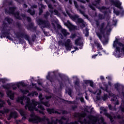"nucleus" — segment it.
Masks as SVG:
<instances>
[{
	"mask_svg": "<svg viewBox=\"0 0 124 124\" xmlns=\"http://www.w3.org/2000/svg\"><path fill=\"white\" fill-rule=\"evenodd\" d=\"M94 0L95 1L94 2V3L93 4V5H90L89 6L92 10H95V7H96V8H98L101 12L104 13V15L100 14L98 16L99 20H104V19H105V16L111 14V11L109 10V8H107L105 6L101 7H98L99 3H100V0Z\"/></svg>",
	"mask_w": 124,
	"mask_h": 124,
	"instance_id": "1",
	"label": "nucleus"
},
{
	"mask_svg": "<svg viewBox=\"0 0 124 124\" xmlns=\"http://www.w3.org/2000/svg\"><path fill=\"white\" fill-rule=\"evenodd\" d=\"M11 86H12L13 90H15L17 89V88L20 89V87H22V88H24V87H26L27 86V84L25 83V82H24V81H22L19 82L12 83L11 84H7L2 85L3 88L7 90V95L9 97H10V98L12 99V100H13V99H14V93H12L11 91L8 90L10 89Z\"/></svg>",
	"mask_w": 124,
	"mask_h": 124,
	"instance_id": "2",
	"label": "nucleus"
},
{
	"mask_svg": "<svg viewBox=\"0 0 124 124\" xmlns=\"http://www.w3.org/2000/svg\"><path fill=\"white\" fill-rule=\"evenodd\" d=\"M45 1L47 4L49 11L51 13V18H52V14H54V15H57V16H60V15H61L60 12L62 11V6L61 5L59 4L58 2L56 1L55 0H51L52 3L51 4L49 3L46 0H45Z\"/></svg>",
	"mask_w": 124,
	"mask_h": 124,
	"instance_id": "3",
	"label": "nucleus"
},
{
	"mask_svg": "<svg viewBox=\"0 0 124 124\" xmlns=\"http://www.w3.org/2000/svg\"><path fill=\"white\" fill-rule=\"evenodd\" d=\"M66 12L67 15L69 16V17L72 21L75 22L77 25L80 27L81 29H84V28H86V22L84 21V19L82 18H79V16L78 15H72L70 14V12H72L71 9L70 8H66Z\"/></svg>",
	"mask_w": 124,
	"mask_h": 124,
	"instance_id": "4",
	"label": "nucleus"
},
{
	"mask_svg": "<svg viewBox=\"0 0 124 124\" xmlns=\"http://www.w3.org/2000/svg\"><path fill=\"white\" fill-rule=\"evenodd\" d=\"M112 29L111 26L108 24L106 27H105V23H102L99 26V31L96 32V34L99 37V39L102 38V35L104 34L105 31H107V33H110Z\"/></svg>",
	"mask_w": 124,
	"mask_h": 124,
	"instance_id": "5",
	"label": "nucleus"
},
{
	"mask_svg": "<svg viewBox=\"0 0 124 124\" xmlns=\"http://www.w3.org/2000/svg\"><path fill=\"white\" fill-rule=\"evenodd\" d=\"M114 88L116 89L117 92H118L119 94H120V95H122L121 97L122 99V103L120 107V110L124 113V86L122 85V84L119 83H117L114 84Z\"/></svg>",
	"mask_w": 124,
	"mask_h": 124,
	"instance_id": "6",
	"label": "nucleus"
},
{
	"mask_svg": "<svg viewBox=\"0 0 124 124\" xmlns=\"http://www.w3.org/2000/svg\"><path fill=\"white\" fill-rule=\"evenodd\" d=\"M89 121L86 123L87 124H106L104 122V119L101 117L100 119L97 117L90 116L89 117Z\"/></svg>",
	"mask_w": 124,
	"mask_h": 124,
	"instance_id": "7",
	"label": "nucleus"
},
{
	"mask_svg": "<svg viewBox=\"0 0 124 124\" xmlns=\"http://www.w3.org/2000/svg\"><path fill=\"white\" fill-rule=\"evenodd\" d=\"M100 110L103 111V112H104V115H105L106 117H108V118H109L111 122H113V119H122V118H124V117H121L120 115L114 116H111L112 114H109L107 113V109H106V108L101 107L100 108Z\"/></svg>",
	"mask_w": 124,
	"mask_h": 124,
	"instance_id": "8",
	"label": "nucleus"
},
{
	"mask_svg": "<svg viewBox=\"0 0 124 124\" xmlns=\"http://www.w3.org/2000/svg\"><path fill=\"white\" fill-rule=\"evenodd\" d=\"M58 44H59V45H62V46H63L64 45L67 51H71V48H72V45L71 39H67L66 41L64 42V43H62V41H59Z\"/></svg>",
	"mask_w": 124,
	"mask_h": 124,
	"instance_id": "9",
	"label": "nucleus"
},
{
	"mask_svg": "<svg viewBox=\"0 0 124 124\" xmlns=\"http://www.w3.org/2000/svg\"><path fill=\"white\" fill-rule=\"evenodd\" d=\"M36 22L42 30H43L44 28H50V23L47 20L45 21L41 19H38L36 20Z\"/></svg>",
	"mask_w": 124,
	"mask_h": 124,
	"instance_id": "10",
	"label": "nucleus"
},
{
	"mask_svg": "<svg viewBox=\"0 0 124 124\" xmlns=\"http://www.w3.org/2000/svg\"><path fill=\"white\" fill-rule=\"evenodd\" d=\"M15 11H16V8H15V7L10 8L8 11L6 10H5L6 14H9L10 15L12 14L13 15H14L16 19L21 20V17H20V16H19V13L18 12L15 13Z\"/></svg>",
	"mask_w": 124,
	"mask_h": 124,
	"instance_id": "11",
	"label": "nucleus"
},
{
	"mask_svg": "<svg viewBox=\"0 0 124 124\" xmlns=\"http://www.w3.org/2000/svg\"><path fill=\"white\" fill-rule=\"evenodd\" d=\"M12 19L9 18V17H6L3 21L2 27H0L1 31H4L6 27H7V25H8V24H11V23H12Z\"/></svg>",
	"mask_w": 124,
	"mask_h": 124,
	"instance_id": "12",
	"label": "nucleus"
},
{
	"mask_svg": "<svg viewBox=\"0 0 124 124\" xmlns=\"http://www.w3.org/2000/svg\"><path fill=\"white\" fill-rule=\"evenodd\" d=\"M74 117H76V118H79V120L78 122H71L70 124H82L83 123L82 122V121H81V119H83V118H85V117H86V113H76L74 115Z\"/></svg>",
	"mask_w": 124,
	"mask_h": 124,
	"instance_id": "13",
	"label": "nucleus"
},
{
	"mask_svg": "<svg viewBox=\"0 0 124 124\" xmlns=\"http://www.w3.org/2000/svg\"><path fill=\"white\" fill-rule=\"evenodd\" d=\"M74 3L76 8H77V9L79 11L80 13H81V14L83 15V16H84L85 18H88V15L85 14V7L81 5L79 7V9L78 8V4H77V2H76V1H74Z\"/></svg>",
	"mask_w": 124,
	"mask_h": 124,
	"instance_id": "14",
	"label": "nucleus"
},
{
	"mask_svg": "<svg viewBox=\"0 0 124 124\" xmlns=\"http://www.w3.org/2000/svg\"><path fill=\"white\" fill-rule=\"evenodd\" d=\"M47 111L49 114H59V115H61V114H67V112L65 110H56V109L54 108H47L46 109Z\"/></svg>",
	"mask_w": 124,
	"mask_h": 124,
	"instance_id": "15",
	"label": "nucleus"
},
{
	"mask_svg": "<svg viewBox=\"0 0 124 124\" xmlns=\"http://www.w3.org/2000/svg\"><path fill=\"white\" fill-rule=\"evenodd\" d=\"M56 74H58V71L48 72L47 76H46V79L52 83V82H53L52 80H53V78H54V76H56Z\"/></svg>",
	"mask_w": 124,
	"mask_h": 124,
	"instance_id": "16",
	"label": "nucleus"
},
{
	"mask_svg": "<svg viewBox=\"0 0 124 124\" xmlns=\"http://www.w3.org/2000/svg\"><path fill=\"white\" fill-rule=\"evenodd\" d=\"M16 35L18 38H20V37H21V38H25V39L26 40H28L30 43V36L27 34V33L18 32L16 34Z\"/></svg>",
	"mask_w": 124,
	"mask_h": 124,
	"instance_id": "17",
	"label": "nucleus"
},
{
	"mask_svg": "<svg viewBox=\"0 0 124 124\" xmlns=\"http://www.w3.org/2000/svg\"><path fill=\"white\" fill-rule=\"evenodd\" d=\"M0 108L3 107V106L5 105V102L4 101H1V100H0ZM8 112H9V109L4 108L3 110H0V115H4V114H7V113H8Z\"/></svg>",
	"mask_w": 124,
	"mask_h": 124,
	"instance_id": "18",
	"label": "nucleus"
},
{
	"mask_svg": "<svg viewBox=\"0 0 124 124\" xmlns=\"http://www.w3.org/2000/svg\"><path fill=\"white\" fill-rule=\"evenodd\" d=\"M108 94L109 97H112L111 101H114L116 105H119V101L118 100V98H117V96H115V94H113L111 92H109Z\"/></svg>",
	"mask_w": 124,
	"mask_h": 124,
	"instance_id": "19",
	"label": "nucleus"
},
{
	"mask_svg": "<svg viewBox=\"0 0 124 124\" xmlns=\"http://www.w3.org/2000/svg\"><path fill=\"white\" fill-rule=\"evenodd\" d=\"M113 5H115L116 7L119 8L121 9L123 13H124V10L123 9V7L122 6V2L120 1L119 0H116L113 2Z\"/></svg>",
	"mask_w": 124,
	"mask_h": 124,
	"instance_id": "20",
	"label": "nucleus"
},
{
	"mask_svg": "<svg viewBox=\"0 0 124 124\" xmlns=\"http://www.w3.org/2000/svg\"><path fill=\"white\" fill-rule=\"evenodd\" d=\"M58 29H61V32L63 35V36H67V35H69L70 33L67 31V30H65V29H62V26L58 25L57 26Z\"/></svg>",
	"mask_w": 124,
	"mask_h": 124,
	"instance_id": "21",
	"label": "nucleus"
},
{
	"mask_svg": "<svg viewBox=\"0 0 124 124\" xmlns=\"http://www.w3.org/2000/svg\"><path fill=\"white\" fill-rule=\"evenodd\" d=\"M39 98L40 100L41 103L43 105H44L46 107H49V106H50V104H49L48 102H44L42 101V100H44L45 99L44 98L42 97V94H40V95H39Z\"/></svg>",
	"mask_w": 124,
	"mask_h": 124,
	"instance_id": "22",
	"label": "nucleus"
},
{
	"mask_svg": "<svg viewBox=\"0 0 124 124\" xmlns=\"http://www.w3.org/2000/svg\"><path fill=\"white\" fill-rule=\"evenodd\" d=\"M18 117V114L16 111L11 112L9 117L7 118L8 121H10L12 118H14V119H16Z\"/></svg>",
	"mask_w": 124,
	"mask_h": 124,
	"instance_id": "23",
	"label": "nucleus"
},
{
	"mask_svg": "<svg viewBox=\"0 0 124 124\" xmlns=\"http://www.w3.org/2000/svg\"><path fill=\"white\" fill-rule=\"evenodd\" d=\"M19 112L20 113L21 116L23 117L22 118V120H25L27 119V116H26V112L24 110V109H19Z\"/></svg>",
	"mask_w": 124,
	"mask_h": 124,
	"instance_id": "24",
	"label": "nucleus"
},
{
	"mask_svg": "<svg viewBox=\"0 0 124 124\" xmlns=\"http://www.w3.org/2000/svg\"><path fill=\"white\" fill-rule=\"evenodd\" d=\"M73 78L77 79V80L75 82V87L76 88V90H77V87H78V88L79 87H80L79 79H78L77 77L76 76L73 77Z\"/></svg>",
	"mask_w": 124,
	"mask_h": 124,
	"instance_id": "25",
	"label": "nucleus"
},
{
	"mask_svg": "<svg viewBox=\"0 0 124 124\" xmlns=\"http://www.w3.org/2000/svg\"><path fill=\"white\" fill-rule=\"evenodd\" d=\"M94 44L96 45L97 46V48L98 50H103V48H102V46L101 45H100V43H98L97 41H95L94 42Z\"/></svg>",
	"mask_w": 124,
	"mask_h": 124,
	"instance_id": "26",
	"label": "nucleus"
},
{
	"mask_svg": "<svg viewBox=\"0 0 124 124\" xmlns=\"http://www.w3.org/2000/svg\"><path fill=\"white\" fill-rule=\"evenodd\" d=\"M89 91L93 93V94H97V95H99L101 93V90H100V89L97 90L95 92H93L92 90H89Z\"/></svg>",
	"mask_w": 124,
	"mask_h": 124,
	"instance_id": "27",
	"label": "nucleus"
},
{
	"mask_svg": "<svg viewBox=\"0 0 124 124\" xmlns=\"http://www.w3.org/2000/svg\"><path fill=\"white\" fill-rule=\"evenodd\" d=\"M80 42H81V38H78L75 40V45L80 46L81 45V43Z\"/></svg>",
	"mask_w": 124,
	"mask_h": 124,
	"instance_id": "28",
	"label": "nucleus"
},
{
	"mask_svg": "<svg viewBox=\"0 0 124 124\" xmlns=\"http://www.w3.org/2000/svg\"><path fill=\"white\" fill-rule=\"evenodd\" d=\"M27 12L28 13H30V14H31V15H34L35 14V11L34 10H31V9H29L28 11Z\"/></svg>",
	"mask_w": 124,
	"mask_h": 124,
	"instance_id": "29",
	"label": "nucleus"
},
{
	"mask_svg": "<svg viewBox=\"0 0 124 124\" xmlns=\"http://www.w3.org/2000/svg\"><path fill=\"white\" fill-rule=\"evenodd\" d=\"M66 93H68L69 96H71V94L72 93V90L71 89H66Z\"/></svg>",
	"mask_w": 124,
	"mask_h": 124,
	"instance_id": "30",
	"label": "nucleus"
},
{
	"mask_svg": "<svg viewBox=\"0 0 124 124\" xmlns=\"http://www.w3.org/2000/svg\"><path fill=\"white\" fill-rule=\"evenodd\" d=\"M70 28H71V29H72V30H79L78 29V27H77V26L72 25V24L70 25Z\"/></svg>",
	"mask_w": 124,
	"mask_h": 124,
	"instance_id": "31",
	"label": "nucleus"
},
{
	"mask_svg": "<svg viewBox=\"0 0 124 124\" xmlns=\"http://www.w3.org/2000/svg\"><path fill=\"white\" fill-rule=\"evenodd\" d=\"M19 91V92H21V93H22L24 94H27V93H29V91L28 90H23L22 89H20Z\"/></svg>",
	"mask_w": 124,
	"mask_h": 124,
	"instance_id": "32",
	"label": "nucleus"
},
{
	"mask_svg": "<svg viewBox=\"0 0 124 124\" xmlns=\"http://www.w3.org/2000/svg\"><path fill=\"white\" fill-rule=\"evenodd\" d=\"M52 96H53V94L49 93V96H46V99L47 100H48V99H50V98L52 97Z\"/></svg>",
	"mask_w": 124,
	"mask_h": 124,
	"instance_id": "33",
	"label": "nucleus"
},
{
	"mask_svg": "<svg viewBox=\"0 0 124 124\" xmlns=\"http://www.w3.org/2000/svg\"><path fill=\"white\" fill-rule=\"evenodd\" d=\"M102 98H103V100L105 101V100H106L108 98V95L106 94H105L104 95V96L102 97Z\"/></svg>",
	"mask_w": 124,
	"mask_h": 124,
	"instance_id": "34",
	"label": "nucleus"
},
{
	"mask_svg": "<svg viewBox=\"0 0 124 124\" xmlns=\"http://www.w3.org/2000/svg\"><path fill=\"white\" fill-rule=\"evenodd\" d=\"M7 81H9L7 78H1V82L3 83H5V82H7Z\"/></svg>",
	"mask_w": 124,
	"mask_h": 124,
	"instance_id": "35",
	"label": "nucleus"
},
{
	"mask_svg": "<svg viewBox=\"0 0 124 124\" xmlns=\"http://www.w3.org/2000/svg\"><path fill=\"white\" fill-rule=\"evenodd\" d=\"M50 15V13H49V12L47 11L46 13V14L44 15V17L46 19H47L48 18V16Z\"/></svg>",
	"mask_w": 124,
	"mask_h": 124,
	"instance_id": "36",
	"label": "nucleus"
},
{
	"mask_svg": "<svg viewBox=\"0 0 124 124\" xmlns=\"http://www.w3.org/2000/svg\"><path fill=\"white\" fill-rule=\"evenodd\" d=\"M63 0H64V1H68V0H69V3H70V4H72V0H59L61 2H62Z\"/></svg>",
	"mask_w": 124,
	"mask_h": 124,
	"instance_id": "37",
	"label": "nucleus"
},
{
	"mask_svg": "<svg viewBox=\"0 0 124 124\" xmlns=\"http://www.w3.org/2000/svg\"><path fill=\"white\" fill-rule=\"evenodd\" d=\"M114 9V11H113L114 13H115V14H116L117 16H119V15H120V12L118 11H116L115 9Z\"/></svg>",
	"mask_w": 124,
	"mask_h": 124,
	"instance_id": "38",
	"label": "nucleus"
},
{
	"mask_svg": "<svg viewBox=\"0 0 124 124\" xmlns=\"http://www.w3.org/2000/svg\"><path fill=\"white\" fill-rule=\"evenodd\" d=\"M89 84H90V86L92 87V88H94V85L93 84V81L92 80L90 81V82Z\"/></svg>",
	"mask_w": 124,
	"mask_h": 124,
	"instance_id": "39",
	"label": "nucleus"
},
{
	"mask_svg": "<svg viewBox=\"0 0 124 124\" xmlns=\"http://www.w3.org/2000/svg\"><path fill=\"white\" fill-rule=\"evenodd\" d=\"M76 37V34H72L70 37V38H71L72 39H74Z\"/></svg>",
	"mask_w": 124,
	"mask_h": 124,
	"instance_id": "40",
	"label": "nucleus"
},
{
	"mask_svg": "<svg viewBox=\"0 0 124 124\" xmlns=\"http://www.w3.org/2000/svg\"><path fill=\"white\" fill-rule=\"evenodd\" d=\"M91 80H85L84 81L85 84H90V83L91 82Z\"/></svg>",
	"mask_w": 124,
	"mask_h": 124,
	"instance_id": "41",
	"label": "nucleus"
},
{
	"mask_svg": "<svg viewBox=\"0 0 124 124\" xmlns=\"http://www.w3.org/2000/svg\"><path fill=\"white\" fill-rule=\"evenodd\" d=\"M35 38H36V35H34L33 36H32V41L33 42L35 40Z\"/></svg>",
	"mask_w": 124,
	"mask_h": 124,
	"instance_id": "42",
	"label": "nucleus"
},
{
	"mask_svg": "<svg viewBox=\"0 0 124 124\" xmlns=\"http://www.w3.org/2000/svg\"><path fill=\"white\" fill-rule=\"evenodd\" d=\"M105 87L106 88L104 89V88H102V90H103L104 91H105L106 92H108V91H107L108 89V85H106L105 86Z\"/></svg>",
	"mask_w": 124,
	"mask_h": 124,
	"instance_id": "43",
	"label": "nucleus"
},
{
	"mask_svg": "<svg viewBox=\"0 0 124 124\" xmlns=\"http://www.w3.org/2000/svg\"><path fill=\"white\" fill-rule=\"evenodd\" d=\"M6 36L8 39H9V40H12V38L10 37L9 35H6Z\"/></svg>",
	"mask_w": 124,
	"mask_h": 124,
	"instance_id": "44",
	"label": "nucleus"
},
{
	"mask_svg": "<svg viewBox=\"0 0 124 124\" xmlns=\"http://www.w3.org/2000/svg\"><path fill=\"white\" fill-rule=\"evenodd\" d=\"M31 8H32V9H33V8H37V5H33L32 6H31Z\"/></svg>",
	"mask_w": 124,
	"mask_h": 124,
	"instance_id": "45",
	"label": "nucleus"
},
{
	"mask_svg": "<svg viewBox=\"0 0 124 124\" xmlns=\"http://www.w3.org/2000/svg\"><path fill=\"white\" fill-rule=\"evenodd\" d=\"M42 13H43V10L41 9H40L39 15H41V14H42Z\"/></svg>",
	"mask_w": 124,
	"mask_h": 124,
	"instance_id": "46",
	"label": "nucleus"
},
{
	"mask_svg": "<svg viewBox=\"0 0 124 124\" xmlns=\"http://www.w3.org/2000/svg\"><path fill=\"white\" fill-rule=\"evenodd\" d=\"M108 107L109 110H113V108L112 107V106L111 105H108Z\"/></svg>",
	"mask_w": 124,
	"mask_h": 124,
	"instance_id": "47",
	"label": "nucleus"
},
{
	"mask_svg": "<svg viewBox=\"0 0 124 124\" xmlns=\"http://www.w3.org/2000/svg\"><path fill=\"white\" fill-rule=\"evenodd\" d=\"M85 36H89V31L86 29V33L85 34Z\"/></svg>",
	"mask_w": 124,
	"mask_h": 124,
	"instance_id": "48",
	"label": "nucleus"
},
{
	"mask_svg": "<svg viewBox=\"0 0 124 124\" xmlns=\"http://www.w3.org/2000/svg\"><path fill=\"white\" fill-rule=\"evenodd\" d=\"M57 99L58 100H59V98L58 97V96H53L52 97L53 99Z\"/></svg>",
	"mask_w": 124,
	"mask_h": 124,
	"instance_id": "49",
	"label": "nucleus"
},
{
	"mask_svg": "<svg viewBox=\"0 0 124 124\" xmlns=\"http://www.w3.org/2000/svg\"><path fill=\"white\" fill-rule=\"evenodd\" d=\"M78 1H80V2H82V3H86V1L83 0H78Z\"/></svg>",
	"mask_w": 124,
	"mask_h": 124,
	"instance_id": "50",
	"label": "nucleus"
},
{
	"mask_svg": "<svg viewBox=\"0 0 124 124\" xmlns=\"http://www.w3.org/2000/svg\"><path fill=\"white\" fill-rule=\"evenodd\" d=\"M97 54H94L92 56V59H95V57H97Z\"/></svg>",
	"mask_w": 124,
	"mask_h": 124,
	"instance_id": "51",
	"label": "nucleus"
},
{
	"mask_svg": "<svg viewBox=\"0 0 124 124\" xmlns=\"http://www.w3.org/2000/svg\"><path fill=\"white\" fill-rule=\"evenodd\" d=\"M3 95H4V94H3V93H2L1 92H0V96L1 97H2V96H3Z\"/></svg>",
	"mask_w": 124,
	"mask_h": 124,
	"instance_id": "52",
	"label": "nucleus"
},
{
	"mask_svg": "<svg viewBox=\"0 0 124 124\" xmlns=\"http://www.w3.org/2000/svg\"><path fill=\"white\" fill-rule=\"evenodd\" d=\"M27 19L28 22H31V19L30 17H27Z\"/></svg>",
	"mask_w": 124,
	"mask_h": 124,
	"instance_id": "53",
	"label": "nucleus"
},
{
	"mask_svg": "<svg viewBox=\"0 0 124 124\" xmlns=\"http://www.w3.org/2000/svg\"><path fill=\"white\" fill-rule=\"evenodd\" d=\"M74 49H75V50H76V51L79 50V48H78V47H77V46H74Z\"/></svg>",
	"mask_w": 124,
	"mask_h": 124,
	"instance_id": "54",
	"label": "nucleus"
},
{
	"mask_svg": "<svg viewBox=\"0 0 124 124\" xmlns=\"http://www.w3.org/2000/svg\"><path fill=\"white\" fill-rule=\"evenodd\" d=\"M7 103L8 105H11V102H10V101H9V100H8Z\"/></svg>",
	"mask_w": 124,
	"mask_h": 124,
	"instance_id": "55",
	"label": "nucleus"
},
{
	"mask_svg": "<svg viewBox=\"0 0 124 124\" xmlns=\"http://www.w3.org/2000/svg\"><path fill=\"white\" fill-rule=\"evenodd\" d=\"M21 17H22L23 19H25L26 18V15H22Z\"/></svg>",
	"mask_w": 124,
	"mask_h": 124,
	"instance_id": "56",
	"label": "nucleus"
},
{
	"mask_svg": "<svg viewBox=\"0 0 124 124\" xmlns=\"http://www.w3.org/2000/svg\"><path fill=\"white\" fill-rule=\"evenodd\" d=\"M23 7L24 8H27V7H28V5H27V4H23Z\"/></svg>",
	"mask_w": 124,
	"mask_h": 124,
	"instance_id": "57",
	"label": "nucleus"
},
{
	"mask_svg": "<svg viewBox=\"0 0 124 124\" xmlns=\"http://www.w3.org/2000/svg\"><path fill=\"white\" fill-rule=\"evenodd\" d=\"M101 80H104V77L102 76L100 77Z\"/></svg>",
	"mask_w": 124,
	"mask_h": 124,
	"instance_id": "58",
	"label": "nucleus"
},
{
	"mask_svg": "<svg viewBox=\"0 0 124 124\" xmlns=\"http://www.w3.org/2000/svg\"><path fill=\"white\" fill-rule=\"evenodd\" d=\"M96 26H99V23L98 22V21H97V20H96Z\"/></svg>",
	"mask_w": 124,
	"mask_h": 124,
	"instance_id": "59",
	"label": "nucleus"
},
{
	"mask_svg": "<svg viewBox=\"0 0 124 124\" xmlns=\"http://www.w3.org/2000/svg\"><path fill=\"white\" fill-rule=\"evenodd\" d=\"M87 95H88V94H86V95H85V98H86V99H87L88 100H89V97H88L87 96Z\"/></svg>",
	"mask_w": 124,
	"mask_h": 124,
	"instance_id": "60",
	"label": "nucleus"
},
{
	"mask_svg": "<svg viewBox=\"0 0 124 124\" xmlns=\"http://www.w3.org/2000/svg\"><path fill=\"white\" fill-rule=\"evenodd\" d=\"M108 43V42L105 41L103 42V44H107Z\"/></svg>",
	"mask_w": 124,
	"mask_h": 124,
	"instance_id": "61",
	"label": "nucleus"
},
{
	"mask_svg": "<svg viewBox=\"0 0 124 124\" xmlns=\"http://www.w3.org/2000/svg\"><path fill=\"white\" fill-rule=\"evenodd\" d=\"M106 78H108V80H111V78H110V77H109V76L108 77Z\"/></svg>",
	"mask_w": 124,
	"mask_h": 124,
	"instance_id": "62",
	"label": "nucleus"
},
{
	"mask_svg": "<svg viewBox=\"0 0 124 124\" xmlns=\"http://www.w3.org/2000/svg\"><path fill=\"white\" fill-rule=\"evenodd\" d=\"M38 85H40V86H41L42 85V83H40L39 82H38Z\"/></svg>",
	"mask_w": 124,
	"mask_h": 124,
	"instance_id": "63",
	"label": "nucleus"
},
{
	"mask_svg": "<svg viewBox=\"0 0 124 124\" xmlns=\"http://www.w3.org/2000/svg\"><path fill=\"white\" fill-rule=\"evenodd\" d=\"M67 103H73L71 101H67Z\"/></svg>",
	"mask_w": 124,
	"mask_h": 124,
	"instance_id": "64",
	"label": "nucleus"
}]
</instances>
